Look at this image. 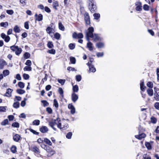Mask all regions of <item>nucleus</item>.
<instances>
[{
    "label": "nucleus",
    "instance_id": "1",
    "mask_svg": "<svg viewBox=\"0 0 159 159\" xmlns=\"http://www.w3.org/2000/svg\"><path fill=\"white\" fill-rule=\"evenodd\" d=\"M68 119L65 120L64 119L61 120L60 119L58 124H57V127L61 130H65L69 127V125L67 122Z\"/></svg>",
    "mask_w": 159,
    "mask_h": 159
},
{
    "label": "nucleus",
    "instance_id": "2",
    "mask_svg": "<svg viewBox=\"0 0 159 159\" xmlns=\"http://www.w3.org/2000/svg\"><path fill=\"white\" fill-rule=\"evenodd\" d=\"M93 32L94 28L92 27H89L87 30H85L86 39L88 41H89L90 40L89 38H92L93 37Z\"/></svg>",
    "mask_w": 159,
    "mask_h": 159
},
{
    "label": "nucleus",
    "instance_id": "3",
    "mask_svg": "<svg viewBox=\"0 0 159 159\" xmlns=\"http://www.w3.org/2000/svg\"><path fill=\"white\" fill-rule=\"evenodd\" d=\"M60 118H57L56 120H52L49 122V124L54 130H56V129L54 127L55 125H57L58 124V121H59Z\"/></svg>",
    "mask_w": 159,
    "mask_h": 159
},
{
    "label": "nucleus",
    "instance_id": "4",
    "mask_svg": "<svg viewBox=\"0 0 159 159\" xmlns=\"http://www.w3.org/2000/svg\"><path fill=\"white\" fill-rule=\"evenodd\" d=\"M10 49L12 50L15 51L16 54L17 55H20L22 51L21 48L18 46H12L10 47Z\"/></svg>",
    "mask_w": 159,
    "mask_h": 159
},
{
    "label": "nucleus",
    "instance_id": "5",
    "mask_svg": "<svg viewBox=\"0 0 159 159\" xmlns=\"http://www.w3.org/2000/svg\"><path fill=\"white\" fill-rule=\"evenodd\" d=\"M89 8L92 12H93L96 10V6L94 4L93 0H89Z\"/></svg>",
    "mask_w": 159,
    "mask_h": 159
},
{
    "label": "nucleus",
    "instance_id": "6",
    "mask_svg": "<svg viewBox=\"0 0 159 159\" xmlns=\"http://www.w3.org/2000/svg\"><path fill=\"white\" fill-rule=\"evenodd\" d=\"M84 36L82 33L77 34L76 32H74L72 34V37L73 38H78L80 39H82Z\"/></svg>",
    "mask_w": 159,
    "mask_h": 159
},
{
    "label": "nucleus",
    "instance_id": "7",
    "mask_svg": "<svg viewBox=\"0 0 159 159\" xmlns=\"http://www.w3.org/2000/svg\"><path fill=\"white\" fill-rule=\"evenodd\" d=\"M84 20L87 25H89L90 23V19L89 14L85 13L84 14Z\"/></svg>",
    "mask_w": 159,
    "mask_h": 159
},
{
    "label": "nucleus",
    "instance_id": "8",
    "mask_svg": "<svg viewBox=\"0 0 159 159\" xmlns=\"http://www.w3.org/2000/svg\"><path fill=\"white\" fill-rule=\"evenodd\" d=\"M136 6V10L137 11H141L142 10V3L140 2H137L135 3Z\"/></svg>",
    "mask_w": 159,
    "mask_h": 159
},
{
    "label": "nucleus",
    "instance_id": "9",
    "mask_svg": "<svg viewBox=\"0 0 159 159\" xmlns=\"http://www.w3.org/2000/svg\"><path fill=\"white\" fill-rule=\"evenodd\" d=\"M46 31L47 33L49 34L50 36H51V34H53L55 32V30L53 29L50 26L48 27L47 28Z\"/></svg>",
    "mask_w": 159,
    "mask_h": 159
},
{
    "label": "nucleus",
    "instance_id": "10",
    "mask_svg": "<svg viewBox=\"0 0 159 159\" xmlns=\"http://www.w3.org/2000/svg\"><path fill=\"white\" fill-rule=\"evenodd\" d=\"M154 98L157 101H159V89H157L155 90Z\"/></svg>",
    "mask_w": 159,
    "mask_h": 159
},
{
    "label": "nucleus",
    "instance_id": "11",
    "mask_svg": "<svg viewBox=\"0 0 159 159\" xmlns=\"http://www.w3.org/2000/svg\"><path fill=\"white\" fill-rule=\"evenodd\" d=\"M71 98L72 101L75 102L78 98V96L75 93H73L71 94Z\"/></svg>",
    "mask_w": 159,
    "mask_h": 159
},
{
    "label": "nucleus",
    "instance_id": "12",
    "mask_svg": "<svg viewBox=\"0 0 159 159\" xmlns=\"http://www.w3.org/2000/svg\"><path fill=\"white\" fill-rule=\"evenodd\" d=\"M35 17H36V20L40 21H42L43 19V16L42 14H40L38 16L37 14H35Z\"/></svg>",
    "mask_w": 159,
    "mask_h": 159
},
{
    "label": "nucleus",
    "instance_id": "13",
    "mask_svg": "<svg viewBox=\"0 0 159 159\" xmlns=\"http://www.w3.org/2000/svg\"><path fill=\"white\" fill-rule=\"evenodd\" d=\"M68 108L70 110L71 113L74 114L75 112V108L72 104H69L68 105Z\"/></svg>",
    "mask_w": 159,
    "mask_h": 159
},
{
    "label": "nucleus",
    "instance_id": "14",
    "mask_svg": "<svg viewBox=\"0 0 159 159\" xmlns=\"http://www.w3.org/2000/svg\"><path fill=\"white\" fill-rule=\"evenodd\" d=\"M92 38H93L94 41L95 42L101 40V38L97 34H93Z\"/></svg>",
    "mask_w": 159,
    "mask_h": 159
},
{
    "label": "nucleus",
    "instance_id": "15",
    "mask_svg": "<svg viewBox=\"0 0 159 159\" xmlns=\"http://www.w3.org/2000/svg\"><path fill=\"white\" fill-rule=\"evenodd\" d=\"M13 138L14 141L17 142L20 140V136L18 134H16L13 136Z\"/></svg>",
    "mask_w": 159,
    "mask_h": 159
},
{
    "label": "nucleus",
    "instance_id": "16",
    "mask_svg": "<svg viewBox=\"0 0 159 159\" xmlns=\"http://www.w3.org/2000/svg\"><path fill=\"white\" fill-rule=\"evenodd\" d=\"M40 131L42 133H45L48 131V129L46 126H42L40 128Z\"/></svg>",
    "mask_w": 159,
    "mask_h": 159
},
{
    "label": "nucleus",
    "instance_id": "17",
    "mask_svg": "<svg viewBox=\"0 0 159 159\" xmlns=\"http://www.w3.org/2000/svg\"><path fill=\"white\" fill-rule=\"evenodd\" d=\"M146 136V134H145L142 133L139 135H136L135 137L136 138L141 140L142 138H145Z\"/></svg>",
    "mask_w": 159,
    "mask_h": 159
},
{
    "label": "nucleus",
    "instance_id": "18",
    "mask_svg": "<svg viewBox=\"0 0 159 159\" xmlns=\"http://www.w3.org/2000/svg\"><path fill=\"white\" fill-rule=\"evenodd\" d=\"M45 150L48 152L49 153V156L53 155L55 153V152L54 151L50 149V148L48 147H47V148H46Z\"/></svg>",
    "mask_w": 159,
    "mask_h": 159
},
{
    "label": "nucleus",
    "instance_id": "19",
    "mask_svg": "<svg viewBox=\"0 0 159 159\" xmlns=\"http://www.w3.org/2000/svg\"><path fill=\"white\" fill-rule=\"evenodd\" d=\"M59 6L58 2L57 1H54L52 3L53 7L56 10L57 9V7Z\"/></svg>",
    "mask_w": 159,
    "mask_h": 159
},
{
    "label": "nucleus",
    "instance_id": "20",
    "mask_svg": "<svg viewBox=\"0 0 159 159\" xmlns=\"http://www.w3.org/2000/svg\"><path fill=\"white\" fill-rule=\"evenodd\" d=\"M93 44L89 41H88V42L87 43V47L89 49V50L92 51L93 50V48L92 47Z\"/></svg>",
    "mask_w": 159,
    "mask_h": 159
},
{
    "label": "nucleus",
    "instance_id": "21",
    "mask_svg": "<svg viewBox=\"0 0 159 159\" xmlns=\"http://www.w3.org/2000/svg\"><path fill=\"white\" fill-rule=\"evenodd\" d=\"M12 90L10 89H8L7 90V92L5 95V96L10 97L11 96Z\"/></svg>",
    "mask_w": 159,
    "mask_h": 159
},
{
    "label": "nucleus",
    "instance_id": "22",
    "mask_svg": "<svg viewBox=\"0 0 159 159\" xmlns=\"http://www.w3.org/2000/svg\"><path fill=\"white\" fill-rule=\"evenodd\" d=\"M6 62L5 61L3 60H0V68L2 69L4 66L6 65Z\"/></svg>",
    "mask_w": 159,
    "mask_h": 159
},
{
    "label": "nucleus",
    "instance_id": "23",
    "mask_svg": "<svg viewBox=\"0 0 159 159\" xmlns=\"http://www.w3.org/2000/svg\"><path fill=\"white\" fill-rule=\"evenodd\" d=\"M145 146L148 150H151L152 149V145L149 142H145Z\"/></svg>",
    "mask_w": 159,
    "mask_h": 159
},
{
    "label": "nucleus",
    "instance_id": "24",
    "mask_svg": "<svg viewBox=\"0 0 159 159\" xmlns=\"http://www.w3.org/2000/svg\"><path fill=\"white\" fill-rule=\"evenodd\" d=\"M147 92L148 95L150 96H152L153 95V91L151 89H148L147 90Z\"/></svg>",
    "mask_w": 159,
    "mask_h": 159
},
{
    "label": "nucleus",
    "instance_id": "25",
    "mask_svg": "<svg viewBox=\"0 0 159 159\" xmlns=\"http://www.w3.org/2000/svg\"><path fill=\"white\" fill-rule=\"evenodd\" d=\"M44 141L46 143L49 145L51 146L52 145V143L51 141L47 138H44Z\"/></svg>",
    "mask_w": 159,
    "mask_h": 159
},
{
    "label": "nucleus",
    "instance_id": "26",
    "mask_svg": "<svg viewBox=\"0 0 159 159\" xmlns=\"http://www.w3.org/2000/svg\"><path fill=\"white\" fill-rule=\"evenodd\" d=\"M73 93L77 92L79 90V88L77 85H76L73 86Z\"/></svg>",
    "mask_w": 159,
    "mask_h": 159
},
{
    "label": "nucleus",
    "instance_id": "27",
    "mask_svg": "<svg viewBox=\"0 0 159 159\" xmlns=\"http://www.w3.org/2000/svg\"><path fill=\"white\" fill-rule=\"evenodd\" d=\"M58 27L60 30L63 31L65 30V27L61 22H59V23Z\"/></svg>",
    "mask_w": 159,
    "mask_h": 159
},
{
    "label": "nucleus",
    "instance_id": "28",
    "mask_svg": "<svg viewBox=\"0 0 159 159\" xmlns=\"http://www.w3.org/2000/svg\"><path fill=\"white\" fill-rule=\"evenodd\" d=\"M140 88L141 90L143 91L145 90V87L144 86V83L143 81H141L140 83Z\"/></svg>",
    "mask_w": 159,
    "mask_h": 159
},
{
    "label": "nucleus",
    "instance_id": "29",
    "mask_svg": "<svg viewBox=\"0 0 159 159\" xmlns=\"http://www.w3.org/2000/svg\"><path fill=\"white\" fill-rule=\"evenodd\" d=\"M58 91L62 98H63L64 97V92L62 89L61 88H59L58 89Z\"/></svg>",
    "mask_w": 159,
    "mask_h": 159
},
{
    "label": "nucleus",
    "instance_id": "30",
    "mask_svg": "<svg viewBox=\"0 0 159 159\" xmlns=\"http://www.w3.org/2000/svg\"><path fill=\"white\" fill-rule=\"evenodd\" d=\"M16 92L17 93L19 94H22L25 93V91L22 89H18L16 90Z\"/></svg>",
    "mask_w": 159,
    "mask_h": 159
},
{
    "label": "nucleus",
    "instance_id": "31",
    "mask_svg": "<svg viewBox=\"0 0 159 159\" xmlns=\"http://www.w3.org/2000/svg\"><path fill=\"white\" fill-rule=\"evenodd\" d=\"M32 151L35 153H39V149L36 146L33 147L32 148Z\"/></svg>",
    "mask_w": 159,
    "mask_h": 159
},
{
    "label": "nucleus",
    "instance_id": "32",
    "mask_svg": "<svg viewBox=\"0 0 159 159\" xmlns=\"http://www.w3.org/2000/svg\"><path fill=\"white\" fill-rule=\"evenodd\" d=\"M13 30L16 33H19L20 31V29L17 25H16L14 28Z\"/></svg>",
    "mask_w": 159,
    "mask_h": 159
},
{
    "label": "nucleus",
    "instance_id": "33",
    "mask_svg": "<svg viewBox=\"0 0 159 159\" xmlns=\"http://www.w3.org/2000/svg\"><path fill=\"white\" fill-rule=\"evenodd\" d=\"M11 152L13 153H15L16 151V146L13 145L12 146L11 148Z\"/></svg>",
    "mask_w": 159,
    "mask_h": 159
},
{
    "label": "nucleus",
    "instance_id": "34",
    "mask_svg": "<svg viewBox=\"0 0 159 159\" xmlns=\"http://www.w3.org/2000/svg\"><path fill=\"white\" fill-rule=\"evenodd\" d=\"M0 25L1 27H6L8 26V23L7 22H2L0 23Z\"/></svg>",
    "mask_w": 159,
    "mask_h": 159
},
{
    "label": "nucleus",
    "instance_id": "35",
    "mask_svg": "<svg viewBox=\"0 0 159 159\" xmlns=\"http://www.w3.org/2000/svg\"><path fill=\"white\" fill-rule=\"evenodd\" d=\"M40 123V121L38 120H34L32 123L33 125H38Z\"/></svg>",
    "mask_w": 159,
    "mask_h": 159
},
{
    "label": "nucleus",
    "instance_id": "36",
    "mask_svg": "<svg viewBox=\"0 0 159 159\" xmlns=\"http://www.w3.org/2000/svg\"><path fill=\"white\" fill-rule=\"evenodd\" d=\"M18 85L19 87L21 89H23L25 87V84L22 82H19L18 83Z\"/></svg>",
    "mask_w": 159,
    "mask_h": 159
},
{
    "label": "nucleus",
    "instance_id": "37",
    "mask_svg": "<svg viewBox=\"0 0 159 159\" xmlns=\"http://www.w3.org/2000/svg\"><path fill=\"white\" fill-rule=\"evenodd\" d=\"M143 9L146 11H148L149 10L150 7L147 4H144L143 7Z\"/></svg>",
    "mask_w": 159,
    "mask_h": 159
},
{
    "label": "nucleus",
    "instance_id": "38",
    "mask_svg": "<svg viewBox=\"0 0 159 159\" xmlns=\"http://www.w3.org/2000/svg\"><path fill=\"white\" fill-rule=\"evenodd\" d=\"M7 107L0 106V112H5L6 111Z\"/></svg>",
    "mask_w": 159,
    "mask_h": 159
},
{
    "label": "nucleus",
    "instance_id": "39",
    "mask_svg": "<svg viewBox=\"0 0 159 159\" xmlns=\"http://www.w3.org/2000/svg\"><path fill=\"white\" fill-rule=\"evenodd\" d=\"M68 46L70 49L73 50L75 48V43H70Z\"/></svg>",
    "mask_w": 159,
    "mask_h": 159
},
{
    "label": "nucleus",
    "instance_id": "40",
    "mask_svg": "<svg viewBox=\"0 0 159 159\" xmlns=\"http://www.w3.org/2000/svg\"><path fill=\"white\" fill-rule=\"evenodd\" d=\"M57 81L58 82L61 84L62 85H63L64 84L65 82H66V80H62V79H58L57 80Z\"/></svg>",
    "mask_w": 159,
    "mask_h": 159
},
{
    "label": "nucleus",
    "instance_id": "41",
    "mask_svg": "<svg viewBox=\"0 0 159 159\" xmlns=\"http://www.w3.org/2000/svg\"><path fill=\"white\" fill-rule=\"evenodd\" d=\"M8 120L7 119H5L1 123V125H7L8 124Z\"/></svg>",
    "mask_w": 159,
    "mask_h": 159
},
{
    "label": "nucleus",
    "instance_id": "42",
    "mask_svg": "<svg viewBox=\"0 0 159 159\" xmlns=\"http://www.w3.org/2000/svg\"><path fill=\"white\" fill-rule=\"evenodd\" d=\"M96 46L98 48H102L104 46V44L102 43L99 42L96 44Z\"/></svg>",
    "mask_w": 159,
    "mask_h": 159
},
{
    "label": "nucleus",
    "instance_id": "43",
    "mask_svg": "<svg viewBox=\"0 0 159 159\" xmlns=\"http://www.w3.org/2000/svg\"><path fill=\"white\" fill-rule=\"evenodd\" d=\"M94 18L95 19L98 20L100 17V15L99 13H94L93 15Z\"/></svg>",
    "mask_w": 159,
    "mask_h": 159
},
{
    "label": "nucleus",
    "instance_id": "44",
    "mask_svg": "<svg viewBox=\"0 0 159 159\" xmlns=\"http://www.w3.org/2000/svg\"><path fill=\"white\" fill-rule=\"evenodd\" d=\"M54 36L55 38L57 40L59 39L60 38V35L58 33H56L54 34Z\"/></svg>",
    "mask_w": 159,
    "mask_h": 159
},
{
    "label": "nucleus",
    "instance_id": "45",
    "mask_svg": "<svg viewBox=\"0 0 159 159\" xmlns=\"http://www.w3.org/2000/svg\"><path fill=\"white\" fill-rule=\"evenodd\" d=\"M12 126L15 127L19 128V124L17 122H15L12 123Z\"/></svg>",
    "mask_w": 159,
    "mask_h": 159
},
{
    "label": "nucleus",
    "instance_id": "46",
    "mask_svg": "<svg viewBox=\"0 0 159 159\" xmlns=\"http://www.w3.org/2000/svg\"><path fill=\"white\" fill-rule=\"evenodd\" d=\"M70 60L71 63L74 64L75 63L76 60L75 57H70Z\"/></svg>",
    "mask_w": 159,
    "mask_h": 159
},
{
    "label": "nucleus",
    "instance_id": "47",
    "mask_svg": "<svg viewBox=\"0 0 159 159\" xmlns=\"http://www.w3.org/2000/svg\"><path fill=\"white\" fill-rule=\"evenodd\" d=\"M9 74V70H3V75L4 76H6Z\"/></svg>",
    "mask_w": 159,
    "mask_h": 159
},
{
    "label": "nucleus",
    "instance_id": "48",
    "mask_svg": "<svg viewBox=\"0 0 159 159\" xmlns=\"http://www.w3.org/2000/svg\"><path fill=\"white\" fill-rule=\"evenodd\" d=\"M20 104L18 102H16L14 103L13 107L16 108H18L19 107Z\"/></svg>",
    "mask_w": 159,
    "mask_h": 159
},
{
    "label": "nucleus",
    "instance_id": "49",
    "mask_svg": "<svg viewBox=\"0 0 159 159\" xmlns=\"http://www.w3.org/2000/svg\"><path fill=\"white\" fill-rule=\"evenodd\" d=\"M48 47L49 48H52L53 47V45L52 42L49 41L48 43Z\"/></svg>",
    "mask_w": 159,
    "mask_h": 159
},
{
    "label": "nucleus",
    "instance_id": "50",
    "mask_svg": "<svg viewBox=\"0 0 159 159\" xmlns=\"http://www.w3.org/2000/svg\"><path fill=\"white\" fill-rule=\"evenodd\" d=\"M72 134L71 132H68L66 135V138L68 139H71Z\"/></svg>",
    "mask_w": 159,
    "mask_h": 159
},
{
    "label": "nucleus",
    "instance_id": "51",
    "mask_svg": "<svg viewBox=\"0 0 159 159\" xmlns=\"http://www.w3.org/2000/svg\"><path fill=\"white\" fill-rule=\"evenodd\" d=\"M6 12L8 14L12 15L14 13V11L12 10H8L6 11Z\"/></svg>",
    "mask_w": 159,
    "mask_h": 159
},
{
    "label": "nucleus",
    "instance_id": "52",
    "mask_svg": "<svg viewBox=\"0 0 159 159\" xmlns=\"http://www.w3.org/2000/svg\"><path fill=\"white\" fill-rule=\"evenodd\" d=\"M24 27L25 28L28 30L29 29V22L28 21L25 22L24 23Z\"/></svg>",
    "mask_w": 159,
    "mask_h": 159
},
{
    "label": "nucleus",
    "instance_id": "53",
    "mask_svg": "<svg viewBox=\"0 0 159 159\" xmlns=\"http://www.w3.org/2000/svg\"><path fill=\"white\" fill-rule=\"evenodd\" d=\"M147 85L148 87L151 88H152L153 87V83L151 82H148L147 84Z\"/></svg>",
    "mask_w": 159,
    "mask_h": 159
},
{
    "label": "nucleus",
    "instance_id": "54",
    "mask_svg": "<svg viewBox=\"0 0 159 159\" xmlns=\"http://www.w3.org/2000/svg\"><path fill=\"white\" fill-rule=\"evenodd\" d=\"M24 56L25 59H28L30 57V54L29 53L25 52L24 54Z\"/></svg>",
    "mask_w": 159,
    "mask_h": 159
},
{
    "label": "nucleus",
    "instance_id": "55",
    "mask_svg": "<svg viewBox=\"0 0 159 159\" xmlns=\"http://www.w3.org/2000/svg\"><path fill=\"white\" fill-rule=\"evenodd\" d=\"M41 102L43 103L44 106H47L48 105V103L46 101L42 100Z\"/></svg>",
    "mask_w": 159,
    "mask_h": 159
},
{
    "label": "nucleus",
    "instance_id": "56",
    "mask_svg": "<svg viewBox=\"0 0 159 159\" xmlns=\"http://www.w3.org/2000/svg\"><path fill=\"white\" fill-rule=\"evenodd\" d=\"M151 121L152 123H155L157 121V120L155 117H152L151 118Z\"/></svg>",
    "mask_w": 159,
    "mask_h": 159
},
{
    "label": "nucleus",
    "instance_id": "57",
    "mask_svg": "<svg viewBox=\"0 0 159 159\" xmlns=\"http://www.w3.org/2000/svg\"><path fill=\"white\" fill-rule=\"evenodd\" d=\"M48 52L50 54H54L55 53L56 51L54 49H52L51 50H49L48 51Z\"/></svg>",
    "mask_w": 159,
    "mask_h": 159
},
{
    "label": "nucleus",
    "instance_id": "58",
    "mask_svg": "<svg viewBox=\"0 0 159 159\" xmlns=\"http://www.w3.org/2000/svg\"><path fill=\"white\" fill-rule=\"evenodd\" d=\"M23 77L24 79L25 80H27L29 79V75L28 74H24L23 75Z\"/></svg>",
    "mask_w": 159,
    "mask_h": 159
},
{
    "label": "nucleus",
    "instance_id": "59",
    "mask_svg": "<svg viewBox=\"0 0 159 159\" xmlns=\"http://www.w3.org/2000/svg\"><path fill=\"white\" fill-rule=\"evenodd\" d=\"M54 105L57 108L58 107V104L57 101L56 99L54 100Z\"/></svg>",
    "mask_w": 159,
    "mask_h": 159
},
{
    "label": "nucleus",
    "instance_id": "60",
    "mask_svg": "<svg viewBox=\"0 0 159 159\" xmlns=\"http://www.w3.org/2000/svg\"><path fill=\"white\" fill-rule=\"evenodd\" d=\"M30 131L33 134H36V135H38L39 134V133L36 132L35 130L30 129H29Z\"/></svg>",
    "mask_w": 159,
    "mask_h": 159
},
{
    "label": "nucleus",
    "instance_id": "61",
    "mask_svg": "<svg viewBox=\"0 0 159 159\" xmlns=\"http://www.w3.org/2000/svg\"><path fill=\"white\" fill-rule=\"evenodd\" d=\"M81 79V75H78L76 76V80L77 81L79 82Z\"/></svg>",
    "mask_w": 159,
    "mask_h": 159
},
{
    "label": "nucleus",
    "instance_id": "62",
    "mask_svg": "<svg viewBox=\"0 0 159 159\" xmlns=\"http://www.w3.org/2000/svg\"><path fill=\"white\" fill-rule=\"evenodd\" d=\"M154 107L156 109L159 110V102H156L154 104Z\"/></svg>",
    "mask_w": 159,
    "mask_h": 159
},
{
    "label": "nucleus",
    "instance_id": "63",
    "mask_svg": "<svg viewBox=\"0 0 159 159\" xmlns=\"http://www.w3.org/2000/svg\"><path fill=\"white\" fill-rule=\"evenodd\" d=\"M103 52H98L96 55L98 57H102L103 55Z\"/></svg>",
    "mask_w": 159,
    "mask_h": 159
},
{
    "label": "nucleus",
    "instance_id": "64",
    "mask_svg": "<svg viewBox=\"0 0 159 159\" xmlns=\"http://www.w3.org/2000/svg\"><path fill=\"white\" fill-rule=\"evenodd\" d=\"M46 111L49 114H51L52 112V110L50 107H47L46 109Z\"/></svg>",
    "mask_w": 159,
    "mask_h": 159
}]
</instances>
